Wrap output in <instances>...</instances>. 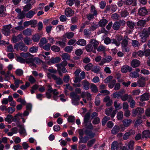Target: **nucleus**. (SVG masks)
<instances>
[{"label": "nucleus", "instance_id": "864d4df0", "mask_svg": "<svg viewBox=\"0 0 150 150\" xmlns=\"http://www.w3.org/2000/svg\"><path fill=\"white\" fill-rule=\"evenodd\" d=\"M42 62V61L38 57H35L33 58V63L35 64V63L37 64H40Z\"/></svg>", "mask_w": 150, "mask_h": 150}, {"label": "nucleus", "instance_id": "37998d69", "mask_svg": "<svg viewBox=\"0 0 150 150\" xmlns=\"http://www.w3.org/2000/svg\"><path fill=\"white\" fill-rule=\"evenodd\" d=\"M72 10L70 8L66 9L65 11V14L67 16H70L72 15Z\"/></svg>", "mask_w": 150, "mask_h": 150}, {"label": "nucleus", "instance_id": "0e129e2a", "mask_svg": "<svg viewBox=\"0 0 150 150\" xmlns=\"http://www.w3.org/2000/svg\"><path fill=\"white\" fill-rule=\"evenodd\" d=\"M114 105L115 108V110H117L120 109L122 108V107L120 105V104H117V101H115L114 103Z\"/></svg>", "mask_w": 150, "mask_h": 150}, {"label": "nucleus", "instance_id": "13d9d810", "mask_svg": "<svg viewBox=\"0 0 150 150\" xmlns=\"http://www.w3.org/2000/svg\"><path fill=\"white\" fill-rule=\"evenodd\" d=\"M100 67L98 66H95L92 68L91 71L96 73H98L100 71Z\"/></svg>", "mask_w": 150, "mask_h": 150}, {"label": "nucleus", "instance_id": "6e6552de", "mask_svg": "<svg viewBox=\"0 0 150 150\" xmlns=\"http://www.w3.org/2000/svg\"><path fill=\"white\" fill-rule=\"evenodd\" d=\"M85 134L89 137L90 139H92L95 136V134L93 133L91 130L86 129L84 130Z\"/></svg>", "mask_w": 150, "mask_h": 150}, {"label": "nucleus", "instance_id": "3c124183", "mask_svg": "<svg viewBox=\"0 0 150 150\" xmlns=\"http://www.w3.org/2000/svg\"><path fill=\"white\" fill-rule=\"evenodd\" d=\"M62 59L63 60H69L70 56L69 54L67 53L63 54L62 56Z\"/></svg>", "mask_w": 150, "mask_h": 150}, {"label": "nucleus", "instance_id": "2f4dec72", "mask_svg": "<svg viewBox=\"0 0 150 150\" xmlns=\"http://www.w3.org/2000/svg\"><path fill=\"white\" fill-rule=\"evenodd\" d=\"M40 38V37L38 34L33 35L32 37V40L34 42H37L39 41Z\"/></svg>", "mask_w": 150, "mask_h": 150}, {"label": "nucleus", "instance_id": "4be33fe9", "mask_svg": "<svg viewBox=\"0 0 150 150\" xmlns=\"http://www.w3.org/2000/svg\"><path fill=\"white\" fill-rule=\"evenodd\" d=\"M61 60L60 57H57L55 58H51L49 61V63L52 64H55L59 62Z\"/></svg>", "mask_w": 150, "mask_h": 150}, {"label": "nucleus", "instance_id": "69168bd1", "mask_svg": "<svg viewBox=\"0 0 150 150\" xmlns=\"http://www.w3.org/2000/svg\"><path fill=\"white\" fill-rule=\"evenodd\" d=\"M74 33L72 32L67 33L65 34V35L67 38L69 39L72 38L74 36Z\"/></svg>", "mask_w": 150, "mask_h": 150}, {"label": "nucleus", "instance_id": "6e6d98bb", "mask_svg": "<svg viewBox=\"0 0 150 150\" xmlns=\"http://www.w3.org/2000/svg\"><path fill=\"white\" fill-rule=\"evenodd\" d=\"M131 133L132 132H130L125 133L123 137V139L126 140L128 139L129 137L131 135Z\"/></svg>", "mask_w": 150, "mask_h": 150}, {"label": "nucleus", "instance_id": "423d86ee", "mask_svg": "<svg viewBox=\"0 0 150 150\" xmlns=\"http://www.w3.org/2000/svg\"><path fill=\"white\" fill-rule=\"evenodd\" d=\"M11 28V25H10L4 26L2 30L3 33L5 35H8L10 33V29Z\"/></svg>", "mask_w": 150, "mask_h": 150}, {"label": "nucleus", "instance_id": "72a5a7b5", "mask_svg": "<svg viewBox=\"0 0 150 150\" xmlns=\"http://www.w3.org/2000/svg\"><path fill=\"white\" fill-rule=\"evenodd\" d=\"M67 62L66 60H64L62 61L61 63L55 65L57 68H61L62 67H65L67 65Z\"/></svg>", "mask_w": 150, "mask_h": 150}, {"label": "nucleus", "instance_id": "a19ab883", "mask_svg": "<svg viewBox=\"0 0 150 150\" xmlns=\"http://www.w3.org/2000/svg\"><path fill=\"white\" fill-rule=\"evenodd\" d=\"M51 45L50 43H47L44 45H40V47L43 48L46 51H49L50 50Z\"/></svg>", "mask_w": 150, "mask_h": 150}, {"label": "nucleus", "instance_id": "c85d7f7f", "mask_svg": "<svg viewBox=\"0 0 150 150\" xmlns=\"http://www.w3.org/2000/svg\"><path fill=\"white\" fill-rule=\"evenodd\" d=\"M140 62L137 59L133 60L131 63L132 66L134 68L138 67L140 65Z\"/></svg>", "mask_w": 150, "mask_h": 150}, {"label": "nucleus", "instance_id": "7ed1b4c3", "mask_svg": "<svg viewBox=\"0 0 150 150\" xmlns=\"http://www.w3.org/2000/svg\"><path fill=\"white\" fill-rule=\"evenodd\" d=\"M70 98L71 99L72 103L75 105L79 104V101L80 99V96L74 91L71 92L70 94Z\"/></svg>", "mask_w": 150, "mask_h": 150}, {"label": "nucleus", "instance_id": "58836bf2", "mask_svg": "<svg viewBox=\"0 0 150 150\" xmlns=\"http://www.w3.org/2000/svg\"><path fill=\"white\" fill-rule=\"evenodd\" d=\"M32 8V5L31 4L28 3L25 5L23 8V11L25 12L28 11Z\"/></svg>", "mask_w": 150, "mask_h": 150}, {"label": "nucleus", "instance_id": "1a4fd4ad", "mask_svg": "<svg viewBox=\"0 0 150 150\" xmlns=\"http://www.w3.org/2000/svg\"><path fill=\"white\" fill-rule=\"evenodd\" d=\"M146 78L143 77H141L138 81V86L139 87H143L145 86Z\"/></svg>", "mask_w": 150, "mask_h": 150}, {"label": "nucleus", "instance_id": "20e7f679", "mask_svg": "<svg viewBox=\"0 0 150 150\" xmlns=\"http://www.w3.org/2000/svg\"><path fill=\"white\" fill-rule=\"evenodd\" d=\"M14 48L17 50H20L24 52H26L28 50V47L21 41L15 44L14 45Z\"/></svg>", "mask_w": 150, "mask_h": 150}, {"label": "nucleus", "instance_id": "5fc2aeb1", "mask_svg": "<svg viewBox=\"0 0 150 150\" xmlns=\"http://www.w3.org/2000/svg\"><path fill=\"white\" fill-rule=\"evenodd\" d=\"M19 127L20 129L19 130V132L21 134H23L25 133V131L24 129L23 125H19L18 126Z\"/></svg>", "mask_w": 150, "mask_h": 150}, {"label": "nucleus", "instance_id": "f704fd0d", "mask_svg": "<svg viewBox=\"0 0 150 150\" xmlns=\"http://www.w3.org/2000/svg\"><path fill=\"white\" fill-rule=\"evenodd\" d=\"M150 131L149 130H146L144 131L142 134V138L143 139L148 137H149Z\"/></svg>", "mask_w": 150, "mask_h": 150}, {"label": "nucleus", "instance_id": "774afa93", "mask_svg": "<svg viewBox=\"0 0 150 150\" xmlns=\"http://www.w3.org/2000/svg\"><path fill=\"white\" fill-rule=\"evenodd\" d=\"M73 48V47L72 46H67L65 48L64 50L66 52L70 53Z\"/></svg>", "mask_w": 150, "mask_h": 150}, {"label": "nucleus", "instance_id": "39448f33", "mask_svg": "<svg viewBox=\"0 0 150 150\" xmlns=\"http://www.w3.org/2000/svg\"><path fill=\"white\" fill-rule=\"evenodd\" d=\"M144 112V110L143 108L138 107L132 110V115L133 117H135L137 116L139 117V116H141Z\"/></svg>", "mask_w": 150, "mask_h": 150}, {"label": "nucleus", "instance_id": "603ef678", "mask_svg": "<svg viewBox=\"0 0 150 150\" xmlns=\"http://www.w3.org/2000/svg\"><path fill=\"white\" fill-rule=\"evenodd\" d=\"M51 49L53 51L58 52L60 51V49L59 47L56 45H53L51 47Z\"/></svg>", "mask_w": 150, "mask_h": 150}, {"label": "nucleus", "instance_id": "09e8293b", "mask_svg": "<svg viewBox=\"0 0 150 150\" xmlns=\"http://www.w3.org/2000/svg\"><path fill=\"white\" fill-rule=\"evenodd\" d=\"M25 12L23 10L18 14V17L19 19H22L24 18L25 16Z\"/></svg>", "mask_w": 150, "mask_h": 150}, {"label": "nucleus", "instance_id": "4468645a", "mask_svg": "<svg viewBox=\"0 0 150 150\" xmlns=\"http://www.w3.org/2000/svg\"><path fill=\"white\" fill-rule=\"evenodd\" d=\"M121 147V144L118 143L117 142H113L111 145L112 150H117Z\"/></svg>", "mask_w": 150, "mask_h": 150}, {"label": "nucleus", "instance_id": "e2e57ef3", "mask_svg": "<svg viewBox=\"0 0 150 150\" xmlns=\"http://www.w3.org/2000/svg\"><path fill=\"white\" fill-rule=\"evenodd\" d=\"M15 73L17 75L21 76L23 74V71L21 69H18L16 70Z\"/></svg>", "mask_w": 150, "mask_h": 150}, {"label": "nucleus", "instance_id": "338daca9", "mask_svg": "<svg viewBox=\"0 0 150 150\" xmlns=\"http://www.w3.org/2000/svg\"><path fill=\"white\" fill-rule=\"evenodd\" d=\"M134 142L132 141H131L129 142L128 144V148L130 150H133L134 149Z\"/></svg>", "mask_w": 150, "mask_h": 150}, {"label": "nucleus", "instance_id": "393cba45", "mask_svg": "<svg viewBox=\"0 0 150 150\" xmlns=\"http://www.w3.org/2000/svg\"><path fill=\"white\" fill-rule=\"evenodd\" d=\"M108 22V21L105 19H101L98 22V25L100 27H104L105 26Z\"/></svg>", "mask_w": 150, "mask_h": 150}, {"label": "nucleus", "instance_id": "9d476101", "mask_svg": "<svg viewBox=\"0 0 150 150\" xmlns=\"http://www.w3.org/2000/svg\"><path fill=\"white\" fill-rule=\"evenodd\" d=\"M132 70V68L130 67L127 65H125L123 66L121 68V72L123 73H125L127 72L128 71L129 72L131 71Z\"/></svg>", "mask_w": 150, "mask_h": 150}, {"label": "nucleus", "instance_id": "f3484780", "mask_svg": "<svg viewBox=\"0 0 150 150\" xmlns=\"http://www.w3.org/2000/svg\"><path fill=\"white\" fill-rule=\"evenodd\" d=\"M126 23L127 27L131 30H133L136 25L134 22L131 21H127Z\"/></svg>", "mask_w": 150, "mask_h": 150}, {"label": "nucleus", "instance_id": "79ce46f5", "mask_svg": "<svg viewBox=\"0 0 150 150\" xmlns=\"http://www.w3.org/2000/svg\"><path fill=\"white\" fill-rule=\"evenodd\" d=\"M13 118V116L12 115L10 114L8 115L7 117L5 118L4 120L5 121L9 123H11L12 122L11 120Z\"/></svg>", "mask_w": 150, "mask_h": 150}, {"label": "nucleus", "instance_id": "052dcab7", "mask_svg": "<svg viewBox=\"0 0 150 150\" xmlns=\"http://www.w3.org/2000/svg\"><path fill=\"white\" fill-rule=\"evenodd\" d=\"M116 81L115 79H113L110 82L109 84H108L109 87L111 88H112L114 85L116 84Z\"/></svg>", "mask_w": 150, "mask_h": 150}, {"label": "nucleus", "instance_id": "ea45409f", "mask_svg": "<svg viewBox=\"0 0 150 150\" xmlns=\"http://www.w3.org/2000/svg\"><path fill=\"white\" fill-rule=\"evenodd\" d=\"M96 49L98 52H104L105 50L106 47L105 46L101 45H100L98 47H97Z\"/></svg>", "mask_w": 150, "mask_h": 150}, {"label": "nucleus", "instance_id": "c756f323", "mask_svg": "<svg viewBox=\"0 0 150 150\" xmlns=\"http://www.w3.org/2000/svg\"><path fill=\"white\" fill-rule=\"evenodd\" d=\"M76 43L79 45L84 46L86 45V41L83 39H80L76 42Z\"/></svg>", "mask_w": 150, "mask_h": 150}, {"label": "nucleus", "instance_id": "8fccbe9b", "mask_svg": "<svg viewBox=\"0 0 150 150\" xmlns=\"http://www.w3.org/2000/svg\"><path fill=\"white\" fill-rule=\"evenodd\" d=\"M47 42V41L46 40V38H43L40 40V42L39 44V45L40 47V45H43Z\"/></svg>", "mask_w": 150, "mask_h": 150}, {"label": "nucleus", "instance_id": "49530a36", "mask_svg": "<svg viewBox=\"0 0 150 150\" xmlns=\"http://www.w3.org/2000/svg\"><path fill=\"white\" fill-rule=\"evenodd\" d=\"M146 24V21L140 20L137 22V25L138 26L144 27Z\"/></svg>", "mask_w": 150, "mask_h": 150}, {"label": "nucleus", "instance_id": "e433bc0d", "mask_svg": "<svg viewBox=\"0 0 150 150\" xmlns=\"http://www.w3.org/2000/svg\"><path fill=\"white\" fill-rule=\"evenodd\" d=\"M23 33L25 36H30L31 35V30L30 28H27L23 31Z\"/></svg>", "mask_w": 150, "mask_h": 150}, {"label": "nucleus", "instance_id": "6ab92c4d", "mask_svg": "<svg viewBox=\"0 0 150 150\" xmlns=\"http://www.w3.org/2000/svg\"><path fill=\"white\" fill-rule=\"evenodd\" d=\"M6 10V7L4 5H1L0 7V16L4 17L6 16L7 14L5 13Z\"/></svg>", "mask_w": 150, "mask_h": 150}, {"label": "nucleus", "instance_id": "c03bdc74", "mask_svg": "<svg viewBox=\"0 0 150 150\" xmlns=\"http://www.w3.org/2000/svg\"><path fill=\"white\" fill-rule=\"evenodd\" d=\"M129 76L133 78H137L139 77V74L136 71L131 72Z\"/></svg>", "mask_w": 150, "mask_h": 150}, {"label": "nucleus", "instance_id": "bb28decb", "mask_svg": "<svg viewBox=\"0 0 150 150\" xmlns=\"http://www.w3.org/2000/svg\"><path fill=\"white\" fill-rule=\"evenodd\" d=\"M120 129V127L119 126L115 125L111 130V133L113 134H116L119 132Z\"/></svg>", "mask_w": 150, "mask_h": 150}, {"label": "nucleus", "instance_id": "7c9ffc66", "mask_svg": "<svg viewBox=\"0 0 150 150\" xmlns=\"http://www.w3.org/2000/svg\"><path fill=\"white\" fill-rule=\"evenodd\" d=\"M24 44L27 45H29L32 44V40L30 38L28 37H26L23 38Z\"/></svg>", "mask_w": 150, "mask_h": 150}, {"label": "nucleus", "instance_id": "bf43d9fd", "mask_svg": "<svg viewBox=\"0 0 150 150\" xmlns=\"http://www.w3.org/2000/svg\"><path fill=\"white\" fill-rule=\"evenodd\" d=\"M110 119V117L105 116L102 120V125L103 126L105 125L106 122Z\"/></svg>", "mask_w": 150, "mask_h": 150}, {"label": "nucleus", "instance_id": "473e14b6", "mask_svg": "<svg viewBox=\"0 0 150 150\" xmlns=\"http://www.w3.org/2000/svg\"><path fill=\"white\" fill-rule=\"evenodd\" d=\"M79 138L80 140L79 142V143H86L89 140V137L87 136H85L84 137L82 136Z\"/></svg>", "mask_w": 150, "mask_h": 150}, {"label": "nucleus", "instance_id": "4c0bfd02", "mask_svg": "<svg viewBox=\"0 0 150 150\" xmlns=\"http://www.w3.org/2000/svg\"><path fill=\"white\" fill-rule=\"evenodd\" d=\"M38 50V47L35 46H33L30 47L29 49L30 52L32 53L37 52Z\"/></svg>", "mask_w": 150, "mask_h": 150}, {"label": "nucleus", "instance_id": "4d7b16f0", "mask_svg": "<svg viewBox=\"0 0 150 150\" xmlns=\"http://www.w3.org/2000/svg\"><path fill=\"white\" fill-rule=\"evenodd\" d=\"M92 91L94 93H96L98 91L97 87L94 84H92L91 86Z\"/></svg>", "mask_w": 150, "mask_h": 150}, {"label": "nucleus", "instance_id": "f03ea898", "mask_svg": "<svg viewBox=\"0 0 150 150\" xmlns=\"http://www.w3.org/2000/svg\"><path fill=\"white\" fill-rule=\"evenodd\" d=\"M98 14V12L96 10V8L94 5H92L90 7V13L86 15L87 19L90 21L93 19L94 17H96Z\"/></svg>", "mask_w": 150, "mask_h": 150}, {"label": "nucleus", "instance_id": "cd10ccee", "mask_svg": "<svg viewBox=\"0 0 150 150\" xmlns=\"http://www.w3.org/2000/svg\"><path fill=\"white\" fill-rule=\"evenodd\" d=\"M132 120L130 119H126L123 121V125L125 127H128L132 123Z\"/></svg>", "mask_w": 150, "mask_h": 150}, {"label": "nucleus", "instance_id": "aec40b11", "mask_svg": "<svg viewBox=\"0 0 150 150\" xmlns=\"http://www.w3.org/2000/svg\"><path fill=\"white\" fill-rule=\"evenodd\" d=\"M124 93V91L122 90H120L118 92H116L113 94V98H120Z\"/></svg>", "mask_w": 150, "mask_h": 150}, {"label": "nucleus", "instance_id": "c9c22d12", "mask_svg": "<svg viewBox=\"0 0 150 150\" xmlns=\"http://www.w3.org/2000/svg\"><path fill=\"white\" fill-rule=\"evenodd\" d=\"M118 21L115 22L112 25V28L114 30H118L120 27V25Z\"/></svg>", "mask_w": 150, "mask_h": 150}, {"label": "nucleus", "instance_id": "412c9836", "mask_svg": "<svg viewBox=\"0 0 150 150\" xmlns=\"http://www.w3.org/2000/svg\"><path fill=\"white\" fill-rule=\"evenodd\" d=\"M91 114L90 112H88L85 115L84 117L83 124L86 125L88 123Z\"/></svg>", "mask_w": 150, "mask_h": 150}, {"label": "nucleus", "instance_id": "a18cd8bd", "mask_svg": "<svg viewBox=\"0 0 150 150\" xmlns=\"http://www.w3.org/2000/svg\"><path fill=\"white\" fill-rule=\"evenodd\" d=\"M132 45L134 47H137L139 46V42L136 40H132Z\"/></svg>", "mask_w": 150, "mask_h": 150}, {"label": "nucleus", "instance_id": "de8ad7c7", "mask_svg": "<svg viewBox=\"0 0 150 150\" xmlns=\"http://www.w3.org/2000/svg\"><path fill=\"white\" fill-rule=\"evenodd\" d=\"M93 48L91 45L90 44V43L88 44L85 47V49L88 52H90L92 51Z\"/></svg>", "mask_w": 150, "mask_h": 150}, {"label": "nucleus", "instance_id": "0eeeda50", "mask_svg": "<svg viewBox=\"0 0 150 150\" xmlns=\"http://www.w3.org/2000/svg\"><path fill=\"white\" fill-rule=\"evenodd\" d=\"M148 13V11L145 7H143L139 8L138 11V14L140 16H144Z\"/></svg>", "mask_w": 150, "mask_h": 150}, {"label": "nucleus", "instance_id": "b1692460", "mask_svg": "<svg viewBox=\"0 0 150 150\" xmlns=\"http://www.w3.org/2000/svg\"><path fill=\"white\" fill-rule=\"evenodd\" d=\"M129 39V38L127 36L126 38L123 39L121 43L122 47H127L128 44V41Z\"/></svg>", "mask_w": 150, "mask_h": 150}, {"label": "nucleus", "instance_id": "680f3d73", "mask_svg": "<svg viewBox=\"0 0 150 150\" xmlns=\"http://www.w3.org/2000/svg\"><path fill=\"white\" fill-rule=\"evenodd\" d=\"M129 14V13L126 10H124L122 11L121 12V16L123 17H125Z\"/></svg>", "mask_w": 150, "mask_h": 150}, {"label": "nucleus", "instance_id": "9b49d317", "mask_svg": "<svg viewBox=\"0 0 150 150\" xmlns=\"http://www.w3.org/2000/svg\"><path fill=\"white\" fill-rule=\"evenodd\" d=\"M34 11L32 10H30L26 13L25 14L26 17L27 18H31L36 14V12H36L37 11V9H34Z\"/></svg>", "mask_w": 150, "mask_h": 150}, {"label": "nucleus", "instance_id": "a878e982", "mask_svg": "<svg viewBox=\"0 0 150 150\" xmlns=\"http://www.w3.org/2000/svg\"><path fill=\"white\" fill-rule=\"evenodd\" d=\"M48 88L47 89V91L48 92H52L53 95H58L59 94V92L57 91V90L56 89H53L51 86L49 85L48 86Z\"/></svg>", "mask_w": 150, "mask_h": 150}, {"label": "nucleus", "instance_id": "f8f14e48", "mask_svg": "<svg viewBox=\"0 0 150 150\" xmlns=\"http://www.w3.org/2000/svg\"><path fill=\"white\" fill-rule=\"evenodd\" d=\"M89 43L91 45L95 50L97 49L99 45L98 41L94 39H91Z\"/></svg>", "mask_w": 150, "mask_h": 150}, {"label": "nucleus", "instance_id": "2eb2a0df", "mask_svg": "<svg viewBox=\"0 0 150 150\" xmlns=\"http://www.w3.org/2000/svg\"><path fill=\"white\" fill-rule=\"evenodd\" d=\"M52 79L55 81L57 84L61 85L63 83L62 79L60 77L57 76L56 75H53Z\"/></svg>", "mask_w": 150, "mask_h": 150}, {"label": "nucleus", "instance_id": "f257e3e1", "mask_svg": "<svg viewBox=\"0 0 150 150\" xmlns=\"http://www.w3.org/2000/svg\"><path fill=\"white\" fill-rule=\"evenodd\" d=\"M22 57H18L17 61L21 63L28 64L31 67L36 68V65L35 64L33 63V61L34 56L29 52L26 53L22 52L20 54Z\"/></svg>", "mask_w": 150, "mask_h": 150}, {"label": "nucleus", "instance_id": "a211bd4d", "mask_svg": "<svg viewBox=\"0 0 150 150\" xmlns=\"http://www.w3.org/2000/svg\"><path fill=\"white\" fill-rule=\"evenodd\" d=\"M144 55V52L141 50L137 52H134L132 53V56L136 58H137L138 57H142Z\"/></svg>", "mask_w": 150, "mask_h": 150}, {"label": "nucleus", "instance_id": "5701e85b", "mask_svg": "<svg viewBox=\"0 0 150 150\" xmlns=\"http://www.w3.org/2000/svg\"><path fill=\"white\" fill-rule=\"evenodd\" d=\"M83 88L85 90H88L89 88L90 83L86 80H84L82 82Z\"/></svg>", "mask_w": 150, "mask_h": 150}, {"label": "nucleus", "instance_id": "dca6fc26", "mask_svg": "<svg viewBox=\"0 0 150 150\" xmlns=\"http://www.w3.org/2000/svg\"><path fill=\"white\" fill-rule=\"evenodd\" d=\"M37 23V21L36 20H31L29 21H25L24 22V26L26 27L30 25H35Z\"/></svg>", "mask_w": 150, "mask_h": 150}, {"label": "nucleus", "instance_id": "ddd939ff", "mask_svg": "<svg viewBox=\"0 0 150 150\" xmlns=\"http://www.w3.org/2000/svg\"><path fill=\"white\" fill-rule=\"evenodd\" d=\"M150 96L149 93H145L141 96L140 100L141 102L148 100L149 99Z\"/></svg>", "mask_w": 150, "mask_h": 150}]
</instances>
